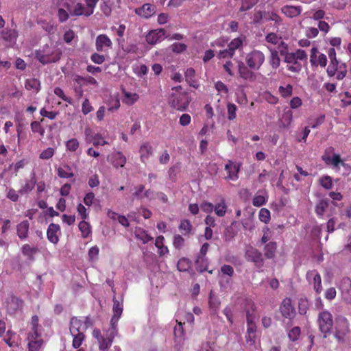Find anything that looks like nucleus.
<instances>
[{"mask_svg": "<svg viewBox=\"0 0 351 351\" xmlns=\"http://www.w3.org/2000/svg\"><path fill=\"white\" fill-rule=\"evenodd\" d=\"M134 192L132 194V199L142 200L144 198L145 186L138 184L134 186Z\"/></svg>", "mask_w": 351, "mask_h": 351, "instance_id": "8fccbe9b", "label": "nucleus"}, {"mask_svg": "<svg viewBox=\"0 0 351 351\" xmlns=\"http://www.w3.org/2000/svg\"><path fill=\"white\" fill-rule=\"evenodd\" d=\"M54 154L55 149L52 147H48L40 154L39 158L43 160H49L53 156Z\"/></svg>", "mask_w": 351, "mask_h": 351, "instance_id": "774afa93", "label": "nucleus"}, {"mask_svg": "<svg viewBox=\"0 0 351 351\" xmlns=\"http://www.w3.org/2000/svg\"><path fill=\"white\" fill-rule=\"evenodd\" d=\"M278 91L282 97H289L293 93V86L291 84H287L286 86H280Z\"/></svg>", "mask_w": 351, "mask_h": 351, "instance_id": "052dcab7", "label": "nucleus"}, {"mask_svg": "<svg viewBox=\"0 0 351 351\" xmlns=\"http://www.w3.org/2000/svg\"><path fill=\"white\" fill-rule=\"evenodd\" d=\"M336 78L338 80H342L347 74V65L346 63L342 62L337 67Z\"/></svg>", "mask_w": 351, "mask_h": 351, "instance_id": "6e6d98bb", "label": "nucleus"}, {"mask_svg": "<svg viewBox=\"0 0 351 351\" xmlns=\"http://www.w3.org/2000/svg\"><path fill=\"white\" fill-rule=\"evenodd\" d=\"M156 11V7L152 3H145L142 6L135 9V13L141 18L149 19L152 16Z\"/></svg>", "mask_w": 351, "mask_h": 351, "instance_id": "ddd939ff", "label": "nucleus"}, {"mask_svg": "<svg viewBox=\"0 0 351 351\" xmlns=\"http://www.w3.org/2000/svg\"><path fill=\"white\" fill-rule=\"evenodd\" d=\"M29 351H39L43 344V340L41 338V334H29L28 335Z\"/></svg>", "mask_w": 351, "mask_h": 351, "instance_id": "412c9836", "label": "nucleus"}, {"mask_svg": "<svg viewBox=\"0 0 351 351\" xmlns=\"http://www.w3.org/2000/svg\"><path fill=\"white\" fill-rule=\"evenodd\" d=\"M78 227L83 238H87L91 234L90 225L85 220L82 219V221L79 223Z\"/></svg>", "mask_w": 351, "mask_h": 351, "instance_id": "a18cd8bd", "label": "nucleus"}, {"mask_svg": "<svg viewBox=\"0 0 351 351\" xmlns=\"http://www.w3.org/2000/svg\"><path fill=\"white\" fill-rule=\"evenodd\" d=\"M329 206V201L328 199H320L315 206V212L319 217H322L326 209Z\"/></svg>", "mask_w": 351, "mask_h": 351, "instance_id": "c9c22d12", "label": "nucleus"}, {"mask_svg": "<svg viewBox=\"0 0 351 351\" xmlns=\"http://www.w3.org/2000/svg\"><path fill=\"white\" fill-rule=\"evenodd\" d=\"M300 333V328L295 326L288 332V337L291 341H295L299 339Z\"/></svg>", "mask_w": 351, "mask_h": 351, "instance_id": "e2e57ef3", "label": "nucleus"}, {"mask_svg": "<svg viewBox=\"0 0 351 351\" xmlns=\"http://www.w3.org/2000/svg\"><path fill=\"white\" fill-rule=\"evenodd\" d=\"M256 326L254 319L247 320V335L245 340L247 343L253 345L255 343Z\"/></svg>", "mask_w": 351, "mask_h": 351, "instance_id": "a878e982", "label": "nucleus"}, {"mask_svg": "<svg viewBox=\"0 0 351 351\" xmlns=\"http://www.w3.org/2000/svg\"><path fill=\"white\" fill-rule=\"evenodd\" d=\"M228 209L227 204L223 198L221 199V201L219 203H217L215 205H214V209L215 214L218 217H223L225 216Z\"/></svg>", "mask_w": 351, "mask_h": 351, "instance_id": "e433bc0d", "label": "nucleus"}, {"mask_svg": "<svg viewBox=\"0 0 351 351\" xmlns=\"http://www.w3.org/2000/svg\"><path fill=\"white\" fill-rule=\"evenodd\" d=\"M322 160L327 165H333L336 168H339V165H345V163L341 160L339 154L335 152L333 147H328L325 149L323 155L322 156Z\"/></svg>", "mask_w": 351, "mask_h": 351, "instance_id": "0eeeda50", "label": "nucleus"}, {"mask_svg": "<svg viewBox=\"0 0 351 351\" xmlns=\"http://www.w3.org/2000/svg\"><path fill=\"white\" fill-rule=\"evenodd\" d=\"M107 160L116 169L123 167L126 163V158L121 152L111 154L108 156Z\"/></svg>", "mask_w": 351, "mask_h": 351, "instance_id": "f3484780", "label": "nucleus"}, {"mask_svg": "<svg viewBox=\"0 0 351 351\" xmlns=\"http://www.w3.org/2000/svg\"><path fill=\"white\" fill-rule=\"evenodd\" d=\"M191 267V261L186 258H180L177 263V268L180 271H186Z\"/></svg>", "mask_w": 351, "mask_h": 351, "instance_id": "13d9d810", "label": "nucleus"}, {"mask_svg": "<svg viewBox=\"0 0 351 351\" xmlns=\"http://www.w3.org/2000/svg\"><path fill=\"white\" fill-rule=\"evenodd\" d=\"M25 88L28 90H34L38 93L40 89V81L35 78L26 80L25 82Z\"/></svg>", "mask_w": 351, "mask_h": 351, "instance_id": "ea45409f", "label": "nucleus"}, {"mask_svg": "<svg viewBox=\"0 0 351 351\" xmlns=\"http://www.w3.org/2000/svg\"><path fill=\"white\" fill-rule=\"evenodd\" d=\"M60 234V226L56 223H50L47 230V239L53 244H57L59 242Z\"/></svg>", "mask_w": 351, "mask_h": 351, "instance_id": "dca6fc26", "label": "nucleus"}, {"mask_svg": "<svg viewBox=\"0 0 351 351\" xmlns=\"http://www.w3.org/2000/svg\"><path fill=\"white\" fill-rule=\"evenodd\" d=\"M185 243L184 239L180 234H175L173 237V245L176 249L180 250Z\"/></svg>", "mask_w": 351, "mask_h": 351, "instance_id": "338daca9", "label": "nucleus"}, {"mask_svg": "<svg viewBox=\"0 0 351 351\" xmlns=\"http://www.w3.org/2000/svg\"><path fill=\"white\" fill-rule=\"evenodd\" d=\"M280 311L285 318L292 319L295 317L296 312L290 298H286L282 300L280 306Z\"/></svg>", "mask_w": 351, "mask_h": 351, "instance_id": "1a4fd4ad", "label": "nucleus"}, {"mask_svg": "<svg viewBox=\"0 0 351 351\" xmlns=\"http://www.w3.org/2000/svg\"><path fill=\"white\" fill-rule=\"evenodd\" d=\"M265 60V56L263 51L258 49H253L246 53L245 62L250 68L258 71Z\"/></svg>", "mask_w": 351, "mask_h": 351, "instance_id": "423d86ee", "label": "nucleus"}, {"mask_svg": "<svg viewBox=\"0 0 351 351\" xmlns=\"http://www.w3.org/2000/svg\"><path fill=\"white\" fill-rule=\"evenodd\" d=\"M313 278V289L317 294H319L322 291V278L317 270H311L307 272L306 278Z\"/></svg>", "mask_w": 351, "mask_h": 351, "instance_id": "5701e85b", "label": "nucleus"}, {"mask_svg": "<svg viewBox=\"0 0 351 351\" xmlns=\"http://www.w3.org/2000/svg\"><path fill=\"white\" fill-rule=\"evenodd\" d=\"M339 289L343 293H348L351 289V280L348 277L343 278L339 285Z\"/></svg>", "mask_w": 351, "mask_h": 351, "instance_id": "864d4df0", "label": "nucleus"}, {"mask_svg": "<svg viewBox=\"0 0 351 351\" xmlns=\"http://www.w3.org/2000/svg\"><path fill=\"white\" fill-rule=\"evenodd\" d=\"M258 217L262 222L268 223L271 219L270 211L265 208H261L259 211Z\"/></svg>", "mask_w": 351, "mask_h": 351, "instance_id": "0e129e2a", "label": "nucleus"}, {"mask_svg": "<svg viewBox=\"0 0 351 351\" xmlns=\"http://www.w3.org/2000/svg\"><path fill=\"white\" fill-rule=\"evenodd\" d=\"M62 56L60 49L45 45L42 50L36 51V58L43 64L58 62Z\"/></svg>", "mask_w": 351, "mask_h": 351, "instance_id": "7ed1b4c3", "label": "nucleus"}, {"mask_svg": "<svg viewBox=\"0 0 351 351\" xmlns=\"http://www.w3.org/2000/svg\"><path fill=\"white\" fill-rule=\"evenodd\" d=\"M179 230L184 235H189L193 230V226L189 219H184L180 221Z\"/></svg>", "mask_w": 351, "mask_h": 351, "instance_id": "4c0bfd02", "label": "nucleus"}, {"mask_svg": "<svg viewBox=\"0 0 351 351\" xmlns=\"http://www.w3.org/2000/svg\"><path fill=\"white\" fill-rule=\"evenodd\" d=\"M93 13V10H87V8L81 3H77L73 8L71 14L73 16H89Z\"/></svg>", "mask_w": 351, "mask_h": 351, "instance_id": "7c9ffc66", "label": "nucleus"}, {"mask_svg": "<svg viewBox=\"0 0 351 351\" xmlns=\"http://www.w3.org/2000/svg\"><path fill=\"white\" fill-rule=\"evenodd\" d=\"M16 334L15 332L8 330L6 333L5 337L3 339L5 343L10 347L14 348L18 346V343L16 340Z\"/></svg>", "mask_w": 351, "mask_h": 351, "instance_id": "79ce46f5", "label": "nucleus"}, {"mask_svg": "<svg viewBox=\"0 0 351 351\" xmlns=\"http://www.w3.org/2000/svg\"><path fill=\"white\" fill-rule=\"evenodd\" d=\"M195 263L196 269L199 272L202 273L208 270V260L207 258L197 257Z\"/></svg>", "mask_w": 351, "mask_h": 351, "instance_id": "37998d69", "label": "nucleus"}, {"mask_svg": "<svg viewBox=\"0 0 351 351\" xmlns=\"http://www.w3.org/2000/svg\"><path fill=\"white\" fill-rule=\"evenodd\" d=\"M269 62L273 69H276L277 68H278L280 64V59L278 56V51L277 50H271Z\"/></svg>", "mask_w": 351, "mask_h": 351, "instance_id": "c03bdc74", "label": "nucleus"}, {"mask_svg": "<svg viewBox=\"0 0 351 351\" xmlns=\"http://www.w3.org/2000/svg\"><path fill=\"white\" fill-rule=\"evenodd\" d=\"M225 170L228 173V176L226 179L235 181L239 178L240 165L234 163L232 160H229L225 165Z\"/></svg>", "mask_w": 351, "mask_h": 351, "instance_id": "2eb2a0df", "label": "nucleus"}, {"mask_svg": "<svg viewBox=\"0 0 351 351\" xmlns=\"http://www.w3.org/2000/svg\"><path fill=\"white\" fill-rule=\"evenodd\" d=\"M112 45L111 40L106 34H99L96 38L95 47L97 51H104L106 48L111 47Z\"/></svg>", "mask_w": 351, "mask_h": 351, "instance_id": "b1692460", "label": "nucleus"}, {"mask_svg": "<svg viewBox=\"0 0 351 351\" xmlns=\"http://www.w3.org/2000/svg\"><path fill=\"white\" fill-rule=\"evenodd\" d=\"M246 258L248 261H251L256 265H263V258L262 253L256 248L251 247L245 253Z\"/></svg>", "mask_w": 351, "mask_h": 351, "instance_id": "aec40b11", "label": "nucleus"}, {"mask_svg": "<svg viewBox=\"0 0 351 351\" xmlns=\"http://www.w3.org/2000/svg\"><path fill=\"white\" fill-rule=\"evenodd\" d=\"M281 12L286 16L293 18L299 16L302 12L301 6L286 5L282 7Z\"/></svg>", "mask_w": 351, "mask_h": 351, "instance_id": "bb28decb", "label": "nucleus"}, {"mask_svg": "<svg viewBox=\"0 0 351 351\" xmlns=\"http://www.w3.org/2000/svg\"><path fill=\"white\" fill-rule=\"evenodd\" d=\"M7 310L9 312V313L12 314L16 312L17 311L21 309L23 306V301L14 296L11 295L7 300Z\"/></svg>", "mask_w": 351, "mask_h": 351, "instance_id": "6ab92c4d", "label": "nucleus"}, {"mask_svg": "<svg viewBox=\"0 0 351 351\" xmlns=\"http://www.w3.org/2000/svg\"><path fill=\"white\" fill-rule=\"evenodd\" d=\"M254 69L249 67L245 62L241 61L238 63V73L241 78L249 82H254L256 79Z\"/></svg>", "mask_w": 351, "mask_h": 351, "instance_id": "9d476101", "label": "nucleus"}, {"mask_svg": "<svg viewBox=\"0 0 351 351\" xmlns=\"http://www.w3.org/2000/svg\"><path fill=\"white\" fill-rule=\"evenodd\" d=\"M87 328V326H84V323L81 319L75 317L71 318L69 327L71 334L84 333Z\"/></svg>", "mask_w": 351, "mask_h": 351, "instance_id": "393cba45", "label": "nucleus"}, {"mask_svg": "<svg viewBox=\"0 0 351 351\" xmlns=\"http://www.w3.org/2000/svg\"><path fill=\"white\" fill-rule=\"evenodd\" d=\"M139 98L137 93H131L129 92H124V99L123 102L128 106L133 105Z\"/></svg>", "mask_w": 351, "mask_h": 351, "instance_id": "09e8293b", "label": "nucleus"}, {"mask_svg": "<svg viewBox=\"0 0 351 351\" xmlns=\"http://www.w3.org/2000/svg\"><path fill=\"white\" fill-rule=\"evenodd\" d=\"M317 324L320 332L324 338H326L332 332V326L335 324L332 315L328 311H322L318 315Z\"/></svg>", "mask_w": 351, "mask_h": 351, "instance_id": "39448f33", "label": "nucleus"}, {"mask_svg": "<svg viewBox=\"0 0 351 351\" xmlns=\"http://www.w3.org/2000/svg\"><path fill=\"white\" fill-rule=\"evenodd\" d=\"M164 241L165 237L162 235L157 237L155 241V246L158 248L159 256H163L169 253V249L164 245Z\"/></svg>", "mask_w": 351, "mask_h": 351, "instance_id": "72a5a7b5", "label": "nucleus"}, {"mask_svg": "<svg viewBox=\"0 0 351 351\" xmlns=\"http://www.w3.org/2000/svg\"><path fill=\"white\" fill-rule=\"evenodd\" d=\"M350 324L348 319L342 315L335 319L333 336L339 343H344L350 334Z\"/></svg>", "mask_w": 351, "mask_h": 351, "instance_id": "f257e3e1", "label": "nucleus"}, {"mask_svg": "<svg viewBox=\"0 0 351 351\" xmlns=\"http://www.w3.org/2000/svg\"><path fill=\"white\" fill-rule=\"evenodd\" d=\"M310 62L312 66L325 67L327 64V57L324 53H319L318 49L313 47L311 49Z\"/></svg>", "mask_w": 351, "mask_h": 351, "instance_id": "9b49d317", "label": "nucleus"}, {"mask_svg": "<svg viewBox=\"0 0 351 351\" xmlns=\"http://www.w3.org/2000/svg\"><path fill=\"white\" fill-rule=\"evenodd\" d=\"M263 193V191H258L256 193V195L252 200V204L254 206L260 207V206H262L263 205L265 204L267 199L264 195L261 194Z\"/></svg>", "mask_w": 351, "mask_h": 351, "instance_id": "603ef678", "label": "nucleus"}, {"mask_svg": "<svg viewBox=\"0 0 351 351\" xmlns=\"http://www.w3.org/2000/svg\"><path fill=\"white\" fill-rule=\"evenodd\" d=\"M244 309L246 313V320L254 319V313L256 309L254 302L250 299L245 300Z\"/></svg>", "mask_w": 351, "mask_h": 351, "instance_id": "473e14b6", "label": "nucleus"}, {"mask_svg": "<svg viewBox=\"0 0 351 351\" xmlns=\"http://www.w3.org/2000/svg\"><path fill=\"white\" fill-rule=\"evenodd\" d=\"M284 58L285 62L287 64V69L292 73H298L302 67L300 61H306L307 54L304 50L297 49L295 52L287 54Z\"/></svg>", "mask_w": 351, "mask_h": 351, "instance_id": "f03ea898", "label": "nucleus"}, {"mask_svg": "<svg viewBox=\"0 0 351 351\" xmlns=\"http://www.w3.org/2000/svg\"><path fill=\"white\" fill-rule=\"evenodd\" d=\"M208 305L212 311V314L217 315L221 306V301L220 299L213 293V291H211L209 294Z\"/></svg>", "mask_w": 351, "mask_h": 351, "instance_id": "c85d7f7f", "label": "nucleus"}, {"mask_svg": "<svg viewBox=\"0 0 351 351\" xmlns=\"http://www.w3.org/2000/svg\"><path fill=\"white\" fill-rule=\"evenodd\" d=\"M276 243L275 242H269L267 243L265 247V256L267 258H272L275 256V252L276 251Z\"/></svg>", "mask_w": 351, "mask_h": 351, "instance_id": "49530a36", "label": "nucleus"}, {"mask_svg": "<svg viewBox=\"0 0 351 351\" xmlns=\"http://www.w3.org/2000/svg\"><path fill=\"white\" fill-rule=\"evenodd\" d=\"M57 173L58 176L61 178H71L74 176L71 167L68 165L58 167Z\"/></svg>", "mask_w": 351, "mask_h": 351, "instance_id": "a19ab883", "label": "nucleus"}, {"mask_svg": "<svg viewBox=\"0 0 351 351\" xmlns=\"http://www.w3.org/2000/svg\"><path fill=\"white\" fill-rule=\"evenodd\" d=\"M243 47V40L241 38H236L233 39L228 45L229 51L232 52V54L234 55L237 49H241Z\"/></svg>", "mask_w": 351, "mask_h": 351, "instance_id": "3c124183", "label": "nucleus"}, {"mask_svg": "<svg viewBox=\"0 0 351 351\" xmlns=\"http://www.w3.org/2000/svg\"><path fill=\"white\" fill-rule=\"evenodd\" d=\"M66 149L67 151L75 152L80 147V143L75 138H71L65 143Z\"/></svg>", "mask_w": 351, "mask_h": 351, "instance_id": "5fc2aeb1", "label": "nucleus"}, {"mask_svg": "<svg viewBox=\"0 0 351 351\" xmlns=\"http://www.w3.org/2000/svg\"><path fill=\"white\" fill-rule=\"evenodd\" d=\"M112 342V338H105L104 337L98 341L99 348L102 351H108Z\"/></svg>", "mask_w": 351, "mask_h": 351, "instance_id": "680f3d73", "label": "nucleus"}, {"mask_svg": "<svg viewBox=\"0 0 351 351\" xmlns=\"http://www.w3.org/2000/svg\"><path fill=\"white\" fill-rule=\"evenodd\" d=\"M184 76L186 82L189 84L190 86L195 88H198L199 85L195 79V71L193 68L187 69L184 72Z\"/></svg>", "mask_w": 351, "mask_h": 351, "instance_id": "f704fd0d", "label": "nucleus"}, {"mask_svg": "<svg viewBox=\"0 0 351 351\" xmlns=\"http://www.w3.org/2000/svg\"><path fill=\"white\" fill-rule=\"evenodd\" d=\"M21 252L29 259H33L34 255L38 252V248L35 246H31L29 244H24L21 247Z\"/></svg>", "mask_w": 351, "mask_h": 351, "instance_id": "58836bf2", "label": "nucleus"}, {"mask_svg": "<svg viewBox=\"0 0 351 351\" xmlns=\"http://www.w3.org/2000/svg\"><path fill=\"white\" fill-rule=\"evenodd\" d=\"M39 319L37 315H33L31 319L32 330L29 334L39 335L41 334L39 330Z\"/></svg>", "mask_w": 351, "mask_h": 351, "instance_id": "bf43d9fd", "label": "nucleus"}, {"mask_svg": "<svg viewBox=\"0 0 351 351\" xmlns=\"http://www.w3.org/2000/svg\"><path fill=\"white\" fill-rule=\"evenodd\" d=\"M31 176L30 179L25 180L24 184L21 185V189L19 190V193L21 195L29 193L34 189L36 184L35 173L32 172Z\"/></svg>", "mask_w": 351, "mask_h": 351, "instance_id": "4be33fe9", "label": "nucleus"}, {"mask_svg": "<svg viewBox=\"0 0 351 351\" xmlns=\"http://www.w3.org/2000/svg\"><path fill=\"white\" fill-rule=\"evenodd\" d=\"M73 81L75 82L78 86V88H75V90L77 92H79L80 95L82 94V87L85 84H92V85H97V80L91 77V76H87V77H82L78 74H74L73 75Z\"/></svg>", "mask_w": 351, "mask_h": 351, "instance_id": "4468645a", "label": "nucleus"}, {"mask_svg": "<svg viewBox=\"0 0 351 351\" xmlns=\"http://www.w3.org/2000/svg\"><path fill=\"white\" fill-rule=\"evenodd\" d=\"M134 235L136 239L141 240L144 244L153 240V237L148 234L147 231L141 227L135 228Z\"/></svg>", "mask_w": 351, "mask_h": 351, "instance_id": "2f4dec72", "label": "nucleus"}, {"mask_svg": "<svg viewBox=\"0 0 351 351\" xmlns=\"http://www.w3.org/2000/svg\"><path fill=\"white\" fill-rule=\"evenodd\" d=\"M140 158L142 162L145 163L153 154L152 146L149 143H143L139 149Z\"/></svg>", "mask_w": 351, "mask_h": 351, "instance_id": "cd10ccee", "label": "nucleus"}, {"mask_svg": "<svg viewBox=\"0 0 351 351\" xmlns=\"http://www.w3.org/2000/svg\"><path fill=\"white\" fill-rule=\"evenodd\" d=\"M221 272L223 274L220 277L219 285L221 287L226 289L232 283V277L234 274V268L230 265H223L221 267Z\"/></svg>", "mask_w": 351, "mask_h": 351, "instance_id": "6e6552de", "label": "nucleus"}, {"mask_svg": "<svg viewBox=\"0 0 351 351\" xmlns=\"http://www.w3.org/2000/svg\"><path fill=\"white\" fill-rule=\"evenodd\" d=\"M165 30L164 29H156L150 31L146 36V41L149 45H156L165 38Z\"/></svg>", "mask_w": 351, "mask_h": 351, "instance_id": "f8f14e48", "label": "nucleus"}, {"mask_svg": "<svg viewBox=\"0 0 351 351\" xmlns=\"http://www.w3.org/2000/svg\"><path fill=\"white\" fill-rule=\"evenodd\" d=\"M339 64L340 62H339L337 58L334 59H330L329 65L326 69V73L329 77H333L335 75L337 69V67L339 66Z\"/></svg>", "mask_w": 351, "mask_h": 351, "instance_id": "de8ad7c7", "label": "nucleus"}, {"mask_svg": "<svg viewBox=\"0 0 351 351\" xmlns=\"http://www.w3.org/2000/svg\"><path fill=\"white\" fill-rule=\"evenodd\" d=\"M191 99L188 93H172L168 99L169 106L178 111L186 110Z\"/></svg>", "mask_w": 351, "mask_h": 351, "instance_id": "20e7f679", "label": "nucleus"}, {"mask_svg": "<svg viewBox=\"0 0 351 351\" xmlns=\"http://www.w3.org/2000/svg\"><path fill=\"white\" fill-rule=\"evenodd\" d=\"M1 34L2 39L7 43V47H12L16 44L18 37L16 30L5 29L1 31Z\"/></svg>", "mask_w": 351, "mask_h": 351, "instance_id": "a211bd4d", "label": "nucleus"}, {"mask_svg": "<svg viewBox=\"0 0 351 351\" xmlns=\"http://www.w3.org/2000/svg\"><path fill=\"white\" fill-rule=\"evenodd\" d=\"M259 0H241V6L240 11L244 12L249 10L255 5Z\"/></svg>", "mask_w": 351, "mask_h": 351, "instance_id": "69168bd1", "label": "nucleus"}, {"mask_svg": "<svg viewBox=\"0 0 351 351\" xmlns=\"http://www.w3.org/2000/svg\"><path fill=\"white\" fill-rule=\"evenodd\" d=\"M29 223L27 220H24L16 226V234L21 239H25L28 237Z\"/></svg>", "mask_w": 351, "mask_h": 351, "instance_id": "c756f323", "label": "nucleus"}, {"mask_svg": "<svg viewBox=\"0 0 351 351\" xmlns=\"http://www.w3.org/2000/svg\"><path fill=\"white\" fill-rule=\"evenodd\" d=\"M73 337V343L72 346L74 348H79L82 344L83 341L85 339V335L83 332L79 334H71Z\"/></svg>", "mask_w": 351, "mask_h": 351, "instance_id": "4d7b16f0", "label": "nucleus"}]
</instances>
